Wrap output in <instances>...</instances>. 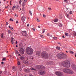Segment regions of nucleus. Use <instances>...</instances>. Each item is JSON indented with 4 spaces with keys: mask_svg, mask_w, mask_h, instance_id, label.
I'll list each match as a JSON object with an SVG mask.
<instances>
[{
    "mask_svg": "<svg viewBox=\"0 0 76 76\" xmlns=\"http://www.w3.org/2000/svg\"><path fill=\"white\" fill-rule=\"evenodd\" d=\"M62 64L65 67L69 68L70 67V63L69 61H64L62 63Z\"/></svg>",
    "mask_w": 76,
    "mask_h": 76,
    "instance_id": "1",
    "label": "nucleus"
},
{
    "mask_svg": "<svg viewBox=\"0 0 76 76\" xmlns=\"http://www.w3.org/2000/svg\"><path fill=\"white\" fill-rule=\"evenodd\" d=\"M26 53L28 54H33V53H34L33 49L31 48L28 47L27 48L26 50Z\"/></svg>",
    "mask_w": 76,
    "mask_h": 76,
    "instance_id": "2",
    "label": "nucleus"
},
{
    "mask_svg": "<svg viewBox=\"0 0 76 76\" xmlns=\"http://www.w3.org/2000/svg\"><path fill=\"white\" fill-rule=\"evenodd\" d=\"M63 72L65 73L68 74H73L74 72L72 70L68 69H64L63 70Z\"/></svg>",
    "mask_w": 76,
    "mask_h": 76,
    "instance_id": "3",
    "label": "nucleus"
},
{
    "mask_svg": "<svg viewBox=\"0 0 76 76\" xmlns=\"http://www.w3.org/2000/svg\"><path fill=\"white\" fill-rule=\"evenodd\" d=\"M61 54H57V56L60 59H63L64 58V56H66V54H64V53L61 52Z\"/></svg>",
    "mask_w": 76,
    "mask_h": 76,
    "instance_id": "4",
    "label": "nucleus"
},
{
    "mask_svg": "<svg viewBox=\"0 0 76 76\" xmlns=\"http://www.w3.org/2000/svg\"><path fill=\"white\" fill-rule=\"evenodd\" d=\"M42 56L43 58H47L48 57V55L45 51H44L42 54Z\"/></svg>",
    "mask_w": 76,
    "mask_h": 76,
    "instance_id": "5",
    "label": "nucleus"
},
{
    "mask_svg": "<svg viewBox=\"0 0 76 76\" xmlns=\"http://www.w3.org/2000/svg\"><path fill=\"white\" fill-rule=\"evenodd\" d=\"M22 34L23 36L25 37H28V35L26 34V31H22Z\"/></svg>",
    "mask_w": 76,
    "mask_h": 76,
    "instance_id": "6",
    "label": "nucleus"
},
{
    "mask_svg": "<svg viewBox=\"0 0 76 76\" xmlns=\"http://www.w3.org/2000/svg\"><path fill=\"white\" fill-rule=\"evenodd\" d=\"M38 73L39 75H44V74L45 73V71H42L39 70L38 71Z\"/></svg>",
    "mask_w": 76,
    "mask_h": 76,
    "instance_id": "7",
    "label": "nucleus"
},
{
    "mask_svg": "<svg viewBox=\"0 0 76 76\" xmlns=\"http://www.w3.org/2000/svg\"><path fill=\"white\" fill-rule=\"evenodd\" d=\"M20 53L21 54H24V51H25V50L23 48H21L20 50Z\"/></svg>",
    "mask_w": 76,
    "mask_h": 76,
    "instance_id": "8",
    "label": "nucleus"
},
{
    "mask_svg": "<svg viewBox=\"0 0 76 76\" xmlns=\"http://www.w3.org/2000/svg\"><path fill=\"white\" fill-rule=\"evenodd\" d=\"M25 19H26V17H25L24 16H23L22 18H21V20L22 21V22H24L25 21Z\"/></svg>",
    "mask_w": 76,
    "mask_h": 76,
    "instance_id": "9",
    "label": "nucleus"
},
{
    "mask_svg": "<svg viewBox=\"0 0 76 76\" xmlns=\"http://www.w3.org/2000/svg\"><path fill=\"white\" fill-rule=\"evenodd\" d=\"M38 67H39V69H45V66L42 65L38 66Z\"/></svg>",
    "mask_w": 76,
    "mask_h": 76,
    "instance_id": "10",
    "label": "nucleus"
},
{
    "mask_svg": "<svg viewBox=\"0 0 76 76\" xmlns=\"http://www.w3.org/2000/svg\"><path fill=\"white\" fill-rule=\"evenodd\" d=\"M56 74L57 76H61L60 74H61V73L60 72H56Z\"/></svg>",
    "mask_w": 76,
    "mask_h": 76,
    "instance_id": "11",
    "label": "nucleus"
},
{
    "mask_svg": "<svg viewBox=\"0 0 76 76\" xmlns=\"http://www.w3.org/2000/svg\"><path fill=\"white\" fill-rule=\"evenodd\" d=\"M23 63H24V64H28L29 63V62H28V61L26 60H24L23 61Z\"/></svg>",
    "mask_w": 76,
    "mask_h": 76,
    "instance_id": "12",
    "label": "nucleus"
},
{
    "mask_svg": "<svg viewBox=\"0 0 76 76\" xmlns=\"http://www.w3.org/2000/svg\"><path fill=\"white\" fill-rule=\"evenodd\" d=\"M47 35L48 36H50V37H51L52 38H57V37H53L52 36V35H50V33H48L47 34Z\"/></svg>",
    "mask_w": 76,
    "mask_h": 76,
    "instance_id": "13",
    "label": "nucleus"
},
{
    "mask_svg": "<svg viewBox=\"0 0 76 76\" xmlns=\"http://www.w3.org/2000/svg\"><path fill=\"white\" fill-rule=\"evenodd\" d=\"M35 67H36V66H35V67H34L33 66V67H31L30 69L32 70H36V68Z\"/></svg>",
    "mask_w": 76,
    "mask_h": 76,
    "instance_id": "14",
    "label": "nucleus"
},
{
    "mask_svg": "<svg viewBox=\"0 0 76 76\" xmlns=\"http://www.w3.org/2000/svg\"><path fill=\"white\" fill-rule=\"evenodd\" d=\"M25 72H26V73H28L30 72V70L29 69H26L25 70Z\"/></svg>",
    "mask_w": 76,
    "mask_h": 76,
    "instance_id": "15",
    "label": "nucleus"
},
{
    "mask_svg": "<svg viewBox=\"0 0 76 76\" xmlns=\"http://www.w3.org/2000/svg\"><path fill=\"white\" fill-rule=\"evenodd\" d=\"M36 55H37V56H40L41 54V53H40V51H37L36 52Z\"/></svg>",
    "mask_w": 76,
    "mask_h": 76,
    "instance_id": "16",
    "label": "nucleus"
},
{
    "mask_svg": "<svg viewBox=\"0 0 76 76\" xmlns=\"http://www.w3.org/2000/svg\"><path fill=\"white\" fill-rule=\"evenodd\" d=\"M20 59H21V60H24V59H25V57H24V56H22L20 57Z\"/></svg>",
    "mask_w": 76,
    "mask_h": 76,
    "instance_id": "17",
    "label": "nucleus"
},
{
    "mask_svg": "<svg viewBox=\"0 0 76 76\" xmlns=\"http://www.w3.org/2000/svg\"><path fill=\"white\" fill-rule=\"evenodd\" d=\"M3 35H4V34L3 33H2L1 34V37L2 38H4V37L3 36Z\"/></svg>",
    "mask_w": 76,
    "mask_h": 76,
    "instance_id": "18",
    "label": "nucleus"
},
{
    "mask_svg": "<svg viewBox=\"0 0 76 76\" xmlns=\"http://www.w3.org/2000/svg\"><path fill=\"white\" fill-rule=\"evenodd\" d=\"M11 40L12 44H13V43H14V42H13V39H11Z\"/></svg>",
    "mask_w": 76,
    "mask_h": 76,
    "instance_id": "19",
    "label": "nucleus"
},
{
    "mask_svg": "<svg viewBox=\"0 0 76 76\" xmlns=\"http://www.w3.org/2000/svg\"><path fill=\"white\" fill-rule=\"evenodd\" d=\"M56 49L58 50H60V48L58 47H57L56 48Z\"/></svg>",
    "mask_w": 76,
    "mask_h": 76,
    "instance_id": "20",
    "label": "nucleus"
},
{
    "mask_svg": "<svg viewBox=\"0 0 76 76\" xmlns=\"http://www.w3.org/2000/svg\"><path fill=\"white\" fill-rule=\"evenodd\" d=\"M66 16L68 18H69V14H66Z\"/></svg>",
    "mask_w": 76,
    "mask_h": 76,
    "instance_id": "21",
    "label": "nucleus"
},
{
    "mask_svg": "<svg viewBox=\"0 0 76 76\" xmlns=\"http://www.w3.org/2000/svg\"><path fill=\"white\" fill-rule=\"evenodd\" d=\"M58 20H57V19H55L54 20V21L55 22H57Z\"/></svg>",
    "mask_w": 76,
    "mask_h": 76,
    "instance_id": "22",
    "label": "nucleus"
},
{
    "mask_svg": "<svg viewBox=\"0 0 76 76\" xmlns=\"http://www.w3.org/2000/svg\"><path fill=\"white\" fill-rule=\"evenodd\" d=\"M15 9H18L19 8V7L18 6H15Z\"/></svg>",
    "mask_w": 76,
    "mask_h": 76,
    "instance_id": "23",
    "label": "nucleus"
},
{
    "mask_svg": "<svg viewBox=\"0 0 76 76\" xmlns=\"http://www.w3.org/2000/svg\"><path fill=\"white\" fill-rule=\"evenodd\" d=\"M70 3L71 4H73V3H75V2H74V1H70Z\"/></svg>",
    "mask_w": 76,
    "mask_h": 76,
    "instance_id": "24",
    "label": "nucleus"
},
{
    "mask_svg": "<svg viewBox=\"0 0 76 76\" xmlns=\"http://www.w3.org/2000/svg\"><path fill=\"white\" fill-rule=\"evenodd\" d=\"M16 69V68L14 66H13L12 67V69L13 70H14L15 71V70H16L15 69Z\"/></svg>",
    "mask_w": 76,
    "mask_h": 76,
    "instance_id": "25",
    "label": "nucleus"
},
{
    "mask_svg": "<svg viewBox=\"0 0 76 76\" xmlns=\"http://www.w3.org/2000/svg\"><path fill=\"white\" fill-rule=\"evenodd\" d=\"M29 13L31 16H32V12H31V11H29Z\"/></svg>",
    "mask_w": 76,
    "mask_h": 76,
    "instance_id": "26",
    "label": "nucleus"
},
{
    "mask_svg": "<svg viewBox=\"0 0 76 76\" xmlns=\"http://www.w3.org/2000/svg\"><path fill=\"white\" fill-rule=\"evenodd\" d=\"M8 34H10V33H11V31L10 30H8Z\"/></svg>",
    "mask_w": 76,
    "mask_h": 76,
    "instance_id": "27",
    "label": "nucleus"
},
{
    "mask_svg": "<svg viewBox=\"0 0 76 76\" xmlns=\"http://www.w3.org/2000/svg\"><path fill=\"white\" fill-rule=\"evenodd\" d=\"M41 38H44L45 37H44V36L42 35H41Z\"/></svg>",
    "mask_w": 76,
    "mask_h": 76,
    "instance_id": "28",
    "label": "nucleus"
},
{
    "mask_svg": "<svg viewBox=\"0 0 76 76\" xmlns=\"http://www.w3.org/2000/svg\"><path fill=\"white\" fill-rule=\"evenodd\" d=\"M58 25L60 27H62V25L61 24V23L59 24Z\"/></svg>",
    "mask_w": 76,
    "mask_h": 76,
    "instance_id": "29",
    "label": "nucleus"
},
{
    "mask_svg": "<svg viewBox=\"0 0 76 76\" xmlns=\"http://www.w3.org/2000/svg\"><path fill=\"white\" fill-rule=\"evenodd\" d=\"M69 52L71 54H73V52L72 51H69Z\"/></svg>",
    "mask_w": 76,
    "mask_h": 76,
    "instance_id": "30",
    "label": "nucleus"
},
{
    "mask_svg": "<svg viewBox=\"0 0 76 76\" xmlns=\"http://www.w3.org/2000/svg\"><path fill=\"white\" fill-rule=\"evenodd\" d=\"M20 62L19 61H18V65H20Z\"/></svg>",
    "mask_w": 76,
    "mask_h": 76,
    "instance_id": "31",
    "label": "nucleus"
},
{
    "mask_svg": "<svg viewBox=\"0 0 76 76\" xmlns=\"http://www.w3.org/2000/svg\"><path fill=\"white\" fill-rule=\"evenodd\" d=\"M45 29H43V30H42V31H43L42 33H44V32H45Z\"/></svg>",
    "mask_w": 76,
    "mask_h": 76,
    "instance_id": "32",
    "label": "nucleus"
},
{
    "mask_svg": "<svg viewBox=\"0 0 76 76\" xmlns=\"http://www.w3.org/2000/svg\"><path fill=\"white\" fill-rule=\"evenodd\" d=\"M15 54H19V52L18 51L16 50L15 52Z\"/></svg>",
    "mask_w": 76,
    "mask_h": 76,
    "instance_id": "33",
    "label": "nucleus"
},
{
    "mask_svg": "<svg viewBox=\"0 0 76 76\" xmlns=\"http://www.w3.org/2000/svg\"><path fill=\"white\" fill-rule=\"evenodd\" d=\"M37 22H39L40 21L39 20V19H38V18H37Z\"/></svg>",
    "mask_w": 76,
    "mask_h": 76,
    "instance_id": "34",
    "label": "nucleus"
},
{
    "mask_svg": "<svg viewBox=\"0 0 76 76\" xmlns=\"http://www.w3.org/2000/svg\"><path fill=\"white\" fill-rule=\"evenodd\" d=\"M43 17H44V18H46V15H44V14H43Z\"/></svg>",
    "mask_w": 76,
    "mask_h": 76,
    "instance_id": "35",
    "label": "nucleus"
},
{
    "mask_svg": "<svg viewBox=\"0 0 76 76\" xmlns=\"http://www.w3.org/2000/svg\"><path fill=\"white\" fill-rule=\"evenodd\" d=\"M15 8V6H13L12 7V10H14Z\"/></svg>",
    "mask_w": 76,
    "mask_h": 76,
    "instance_id": "36",
    "label": "nucleus"
},
{
    "mask_svg": "<svg viewBox=\"0 0 76 76\" xmlns=\"http://www.w3.org/2000/svg\"><path fill=\"white\" fill-rule=\"evenodd\" d=\"M72 13H73V12H72V11H71L69 12V14H70V15H72Z\"/></svg>",
    "mask_w": 76,
    "mask_h": 76,
    "instance_id": "37",
    "label": "nucleus"
},
{
    "mask_svg": "<svg viewBox=\"0 0 76 76\" xmlns=\"http://www.w3.org/2000/svg\"><path fill=\"white\" fill-rule=\"evenodd\" d=\"M10 21H11L12 22H13V20L12 19V18H10Z\"/></svg>",
    "mask_w": 76,
    "mask_h": 76,
    "instance_id": "38",
    "label": "nucleus"
},
{
    "mask_svg": "<svg viewBox=\"0 0 76 76\" xmlns=\"http://www.w3.org/2000/svg\"><path fill=\"white\" fill-rule=\"evenodd\" d=\"M66 10H70V9L67 8H66Z\"/></svg>",
    "mask_w": 76,
    "mask_h": 76,
    "instance_id": "39",
    "label": "nucleus"
},
{
    "mask_svg": "<svg viewBox=\"0 0 76 76\" xmlns=\"http://www.w3.org/2000/svg\"><path fill=\"white\" fill-rule=\"evenodd\" d=\"M32 30H33V31H35V28H32Z\"/></svg>",
    "mask_w": 76,
    "mask_h": 76,
    "instance_id": "40",
    "label": "nucleus"
},
{
    "mask_svg": "<svg viewBox=\"0 0 76 76\" xmlns=\"http://www.w3.org/2000/svg\"><path fill=\"white\" fill-rule=\"evenodd\" d=\"M48 9H49V10H51V8L50 7H48Z\"/></svg>",
    "mask_w": 76,
    "mask_h": 76,
    "instance_id": "41",
    "label": "nucleus"
},
{
    "mask_svg": "<svg viewBox=\"0 0 76 76\" xmlns=\"http://www.w3.org/2000/svg\"><path fill=\"white\" fill-rule=\"evenodd\" d=\"M68 35V34L67 33H66L65 34V35H66V36H67Z\"/></svg>",
    "mask_w": 76,
    "mask_h": 76,
    "instance_id": "42",
    "label": "nucleus"
},
{
    "mask_svg": "<svg viewBox=\"0 0 76 76\" xmlns=\"http://www.w3.org/2000/svg\"><path fill=\"white\" fill-rule=\"evenodd\" d=\"M11 29L12 31H13V28L12 27H11Z\"/></svg>",
    "mask_w": 76,
    "mask_h": 76,
    "instance_id": "43",
    "label": "nucleus"
},
{
    "mask_svg": "<svg viewBox=\"0 0 76 76\" xmlns=\"http://www.w3.org/2000/svg\"><path fill=\"white\" fill-rule=\"evenodd\" d=\"M21 2H22V0H20L19 2V4H20L21 3Z\"/></svg>",
    "mask_w": 76,
    "mask_h": 76,
    "instance_id": "44",
    "label": "nucleus"
},
{
    "mask_svg": "<svg viewBox=\"0 0 76 76\" xmlns=\"http://www.w3.org/2000/svg\"><path fill=\"white\" fill-rule=\"evenodd\" d=\"M60 19H62V16L60 15Z\"/></svg>",
    "mask_w": 76,
    "mask_h": 76,
    "instance_id": "45",
    "label": "nucleus"
},
{
    "mask_svg": "<svg viewBox=\"0 0 76 76\" xmlns=\"http://www.w3.org/2000/svg\"><path fill=\"white\" fill-rule=\"evenodd\" d=\"M16 17H18V15L16 14H15V15Z\"/></svg>",
    "mask_w": 76,
    "mask_h": 76,
    "instance_id": "46",
    "label": "nucleus"
},
{
    "mask_svg": "<svg viewBox=\"0 0 76 76\" xmlns=\"http://www.w3.org/2000/svg\"><path fill=\"white\" fill-rule=\"evenodd\" d=\"M69 38H70L71 37V34H69Z\"/></svg>",
    "mask_w": 76,
    "mask_h": 76,
    "instance_id": "47",
    "label": "nucleus"
},
{
    "mask_svg": "<svg viewBox=\"0 0 76 76\" xmlns=\"http://www.w3.org/2000/svg\"><path fill=\"white\" fill-rule=\"evenodd\" d=\"M3 61H4V60H6V58H3Z\"/></svg>",
    "mask_w": 76,
    "mask_h": 76,
    "instance_id": "48",
    "label": "nucleus"
},
{
    "mask_svg": "<svg viewBox=\"0 0 76 76\" xmlns=\"http://www.w3.org/2000/svg\"><path fill=\"white\" fill-rule=\"evenodd\" d=\"M23 6L25 5V2H23Z\"/></svg>",
    "mask_w": 76,
    "mask_h": 76,
    "instance_id": "49",
    "label": "nucleus"
},
{
    "mask_svg": "<svg viewBox=\"0 0 76 76\" xmlns=\"http://www.w3.org/2000/svg\"><path fill=\"white\" fill-rule=\"evenodd\" d=\"M27 26H29V24H28L27 25Z\"/></svg>",
    "mask_w": 76,
    "mask_h": 76,
    "instance_id": "50",
    "label": "nucleus"
},
{
    "mask_svg": "<svg viewBox=\"0 0 76 76\" xmlns=\"http://www.w3.org/2000/svg\"><path fill=\"white\" fill-rule=\"evenodd\" d=\"M1 64H4V62H1Z\"/></svg>",
    "mask_w": 76,
    "mask_h": 76,
    "instance_id": "51",
    "label": "nucleus"
},
{
    "mask_svg": "<svg viewBox=\"0 0 76 76\" xmlns=\"http://www.w3.org/2000/svg\"><path fill=\"white\" fill-rule=\"evenodd\" d=\"M8 25V23L7 22L6 23V25Z\"/></svg>",
    "mask_w": 76,
    "mask_h": 76,
    "instance_id": "52",
    "label": "nucleus"
},
{
    "mask_svg": "<svg viewBox=\"0 0 76 76\" xmlns=\"http://www.w3.org/2000/svg\"><path fill=\"white\" fill-rule=\"evenodd\" d=\"M68 1H67V0L65 2H66V3H67Z\"/></svg>",
    "mask_w": 76,
    "mask_h": 76,
    "instance_id": "53",
    "label": "nucleus"
},
{
    "mask_svg": "<svg viewBox=\"0 0 76 76\" xmlns=\"http://www.w3.org/2000/svg\"><path fill=\"white\" fill-rule=\"evenodd\" d=\"M24 0L25 2H26H26H27V1H26V0Z\"/></svg>",
    "mask_w": 76,
    "mask_h": 76,
    "instance_id": "54",
    "label": "nucleus"
},
{
    "mask_svg": "<svg viewBox=\"0 0 76 76\" xmlns=\"http://www.w3.org/2000/svg\"><path fill=\"white\" fill-rule=\"evenodd\" d=\"M74 35H75V36H76V34L75 33H74Z\"/></svg>",
    "mask_w": 76,
    "mask_h": 76,
    "instance_id": "55",
    "label": "nucleus"
},
{
    "mask_svg": "<svg viewBox=\"0 0 76 76\" xmlns=\"http://www.w3.org/2000/svg\"><path fill=\"white\" fill-rule=\"evenodd\" d=\"M16 23H18V20L16 21Z\"/></svg>",
    "mask_w": 76,
    "mask_h": 76,
    "instance_id": "56",
    "label": "nucleus"
},
{
    "mask_svg": "<svg viewBox=\"0 0 76 76\" xmlns=\"http://www.w3.org/2000/svg\"><path fill=\"white\" fill-rule=\"evenodd\" d=\"M9 28H10V29H11V27H10V26H9Z\"/></svg>",
    "mask_w": 76,
    "mask_h": 76,
    "instance_id": "57",
    "label": "nucleus"
},
{
    "mask_svg": "<svg viewBox=\"0 0 76 76\" xmlns=\"http://www.w3.org/2000/svg\"><path fill=\"white\" fill-rule=\"evenodd\" d=\"M62 37L63 38H65L64 37V36H62Z\"/></svg>",
    "mask_w": 76,
    "mask_h": 76,
    "instance_id": "58",
    "label": "nucleus"
},
{
    "mask_svg": "<svg viewBox=\"0 0 76 76\" xmlns=\"http://www.w3.org/2000/svg\"><path fill=\"white\" fill-rule=\"evenodd\" d=\"M1 73H2V72H1V71L0 72V74H1Z\"/></svg>",
    "mask_w": 76,
    "mask_h": 76,
    "instance_id": "59",
    "label": "nucleus"
},
{
    "mask_svg": "<svg viewBox=\"0 0 76 76\" xmlns=\"http://www.w3.org/2000/svg\"><path fill=\"white\" fill-rule=\"evenodd\" d=\"M17 43H18V42L17 41H16L15 44H17Z\"/></svg>",
    "mask_w": 76,
    "mask_h": 76,
    "instance_id": "60",
    "label": "nucleus"
},
{
    "mask_svg": "<svg viewBox=\"0 0 76 76\" xmlns=\"http://www.w3.org/2000/svg\"><path fill=\"white\" fill-rule=\"evenodd\" d=\"M38 27L39 28H41V27L40 26H38Z\"/></svg>",
    "mask_w": 76,
    "mask_h": 76,
    "instance_id": "61",
    "label": "nucleus"
},
{
    "mask_svg": "<svg viewBox=\"0 0 76 76\" xmlns=\"http://www.w3.org/2000/svg\"><path fill=\"white\" fill-rule=\"evenodd\" d=\"M53 39H55V40H56V39H57L54 38Z\"/></svg>",
    "mask_w": 76,
    "mask_h": 76,
    "instance_id": "62",
    "label": "nucleus"
},
{
    "mask_svg": "<svg viewBox=\"0 0 76 76\" xmlns=\"http://www.w3.org/2000/svg\"><path fill=\"white\" fill-rule=\"evenodd\" d=\"M18 47V45H16V47Z\"/></svg>",
    "mask_w": 76,
    "mask_h": 76,
    "instance_id": "63",
    "label": "nucleus"
},
{
    "mask_svg": "<svg viewBox=\"0 0 76 76\" xmlns=\"http://www.w3.org/2000/svg\"><path fill=\"white\" fill-rule=\"evenodd\" d=\"M67 0H64V1H66Z\"/></svg>",
    "mask_w": 76,
    "mask_h": 76,
    "instance_id": "64",
    "label": "nucleus"
}]
</instances>
